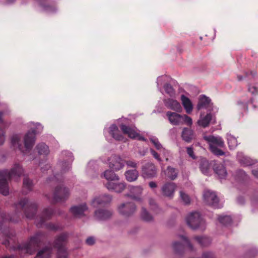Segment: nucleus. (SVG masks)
Segmentation results:
<instances>
[{"label": "nucleus", "instance_id": "cd10ccee", "mask_svg": "<svg viewBox=\"0 0 258 258\" xmlns=\"http://www.w3.org/2000/svg\"><path fill=\"white\" fill-rule=\"evenodd\" d=\"M109 133L112 137L116 140L121 141L123 139V136L120 133L117 126L115 124L111 125Z\"/></svg>", "mask_w": 258, "mask_h": 258}, {"label": "nucleus", "instance_id": "a211bd4d", "mask_svg": "<svg viewBox=\"0 0 258 258\" xmlns=\"http://www.w3.org/2000/svg\"><path fill=\"white\" fill-rule=\"evenodd\" d=\"M113 214V211L111 210L98 209L95 211V217L101 220L108 219L111 217Z\"/></svg>", "mask_w": 258, "mask_h": 258}, {"label": "nucleus", "instance_id": "8fccbe9b", "mask_svg": "<svg viewBox=\"0 0 258 258\" xmlns=\"http://www.w3.org/2000/svg\"><path fill=\"white\" fill-rule=\"evenodd\" d=\"M149 205L152 210L156 211V209L157 208V205L155 200L153 199H150L149 201Z\"/></svg>", "mask_w": 258, "mask_h": 258}, {"label": "nucleus", "instance_id": "603ef678", "mask_svg": "<svg viewBox=\"0 0 258 258\" xmlns=\"http://www.w3.org/2000/svg\"><path fill=\"white\" fill-rule=\"evenodd\" d=\"M203 258H215L214 254L211 252H205L202 255Z\"/></svg>", "mask_w": 258, "mask_h": 258}, {"label": "nucleus", "instance_id": "c85d7f7f", "mask_svg": "<svg viewBox=\"0 0 258 258\" xmlns=\"http://www.w3.org/2000/svg\"><path fill=\"white\" fill-rule=\"evenodd\" d=\"M33 187V183L32 180L27 177H25L23 180V192L24 194L26 195L29 192L31 191Z\"/></svg>", "mask_w": 258, "mask_h": 258}, {"label": "nucleus", "instance_id": "c756f323", "mask_svg": "<svg viewBox=\"0 0 258 258\" xmlns=\"http://www.w3.org/2000/svg\"><path fill=\"white\" fill-rule=\"evenodd\" d=\"M210 102L211 100L209 97L205 95L201 96L197 105L198 109L200 110L202 108L208 107Z\"/></svg>", "mask_w": 258, "mask_h": 258}, {"label": "nucleus", "instance_id": "680f3d73", "mask_svg": "<svg viewBox=\"0 0 258 258\" xmlns=\"http://www.w3.org/2000/svg\"><path fill=\"white\" fill-rule=\"evenodd\" d=\"M139 137V139L140 140H142V141H145V138L144 137H140V136Z\"/></svg>", "mask_w": 258, "mask_h": 258}, {"label": "nucleus", "instance_id": "f257e3e1", "mask_svg": "<svg viewBox=\"0 0 258 258\" xmlns=\"http://www.w3.org/2000/svg\"><path fill=\"white\" fill-rule=\"evenodd\" d=\"M16 212L14 215L10 216L6 213H2L1 216L2 220L0 221V231L6 237V239L3 241V244L7 248L18 250L25 253L33 254L43 243L45 238V233L38 231L33 235L30 236L27 241L23 242L17 246H10L11 241L15 242L13 239L15 233L11 231L6 225H4L7 222L14 223L18 222L21 218L23 217V212L25 216L28 219H32L35 217L38 208L37 204L33 201H29L27 198H23L15 204Z\"/></svg>", "mask_w": 258, "mask_h": 258}, {"label": "nucleus", "instance_id": "bf43d9fd", "mask_svg": "<svg viewBox=\"0 0 258 258\" xmlns=\"http://www.w3.org/2000/svg\"><path fill=\"white\" fill-rule=\"evenodd\" d=\"M2 258H16L14 255H5L2 257Z\"/></svg>", "mask_w": 258, "mask_h": 258}, {"label": "nucleus", "instance_id": "052dcab7", "mask_svg": "<svg viewBox=\"0 0 258 258\" xmlns=\"http://www.w3.org/2000/svg\"><path fill=\"white\" fill-rule=\"evenodd\" d=\"M243 78L244 77L243 76H242L241 75H239L237 76V80L239 81H242L243 80Z\"/></svg>", "mask_w": 258, "mask_h": 258}, {"label": "nucleus", "instance_id": "6e6552de", "mask_svg": "<svg viewBox=\"0 0 258 258\" xmlns=\"http://www.w3.org/2000/svg\"><path fill=\"white\" fill-rule=\"evenodd\" d=\"M204 199L206 203L213 208H220L219 199L215 192L210 190L206 191L204 194Z\"/></svg>", "mask_w": 258, "mask_h": 258}, {"label": "nucleus", "instance_id": "e2e57ef3", "mask_svg": "<svg viewBox=\"0 0 258 258\" xmlns=\"http://www.w3.org/2000/svg\"><path fill=\"white\" fill-rule=\"evenodd\" d=\"M248 76V73L247 72L245 73L244 78L247 77Z\"/></svg>", "mask_w": 258, "mask_h": 258}, {"label": "nucleus", "instance_id": "37998d69", "mask_svg": "<svg viewBox=\"0 0 258 258\" xmlns=\"http://www.w3.org/2000/svg\"><path fill=\"white\" fill-rule=\"evenodd\" d=\"M165 90L167 93L172 96L174 94V91L172 87L170 84L165 85Z\"/></svg>", "mask_w": 258, "mask_h": 258}, {"label": "nucleus", "instance_id": "4d7b16f0", "mask_svg": "<svg viewBox=\"0 0 258 258\" xmlns=\"http://www.w3.org/2000/svg\"><path fill=\"white\" fill-rule=\"evenodd\" d=\"M63 164H64L63 166H66V168H67V169H65V168L63 169V170L64 172L67 170H68L70 169L71 166H70V164L69 162H65Z\"/></svg>", "mask_w": 258, "mask_h": 258}, {"label": "nucleus", "instance_id": "49530a36", "mask_svg": "<svg viewBox=\"0 0 258 258\" xmlns=\"http://www.w3.org/2000/svg\"><path fill=\"white\" fill-rule=\"evenodd\" d=\"M150 141L152 143L154 144V145L157 150H160L162 148V146L160 143L157 139H150Z\"/></svg>", "mask_w": 258, "mask_h": 258}, {"label": "nucleus", "instance_id": "f3484780", "mask_svg": "<svg viewBox=\"0 0 258 258\" xmlns=\"http://www.w3.org/2000/svg\"><path fill=\"white\" fill-rule=\"evenodd\" d=\"M166 116L171 124L178 125L183 123L182 115L176 112L168 111L166 112Z\"/></svg>", "mask_w": 258, "mask_h": 258}, {"label": "nucleus", "instance_id": "7c9ffc66", "mask_svg": "<svg viewBox=\"0 0 258 258\" xmlns=\"http://www.w3.org/2000/svg\"><path fill=\"white\" fill-rule=\"evenodd\" d=\"M103 176L107 180L115 181L119 180V176L111 170H106L104 172Z\"/></svg>", "mask_w": 258, "mask_h": 258}, {"label": "nucleus", "instance_id": "9d476101", "mask_svg": "<svg viewBox=\"0 0 258 258\" xmlns=\"http://www.w3.org/2000/svg\"><path fill=\"white\" fill-rule=\"evenodd\" d=\"M142 175L145 178H153L157 175V169L152 163H147L142 166Z\"/></svg>", "mask_w": 258, "mask_h": 258}, {"label": "nucleus", "instance_id": "f8f14e48", "mask_svg": "<svg viewBox=\"0 0 258 258\" xmlns=\"http://www.w3.org/2000/svg\"><path fill=\"white\" fill-rule=\"evenodd\" d=\"M105 186L109 190L120 193L125 189L126 184L124 181H109L105 183Z\"/></svg>", "mask_w": 258, "mask_h": 258}, {"label": "nucleus", "instance_id": "473e14b6", "mask_svg": "<svg viewBox=\"0 0 258 258\" xmlns=\"http://www.w3.org/2000/svg\"><path fill=\"white\" fill-rule=\"evenodd\" d=\"M51 252V248L48 246H45L38 252L36 257L39 258H50Z\"/></svg>", "mask_w": 258, "mask_h": 258}, {"label": "nucleus", "instance_id": "4be33fe9", "mask_svg": "<svg viewBox=\"0 0 258 258\" xmlns=\"http://www.w3.org/2000/svg\"><path fill=\"white\" fill-rule=\"evenodd\" d=\"M5 112L0 111V145L4 144L5 142V128L8 126V123L3 119Z\"/></svg>", "mask_w": 258, "mask_h": 258}, {"label": "nucleus", "instance_id": "2f4dec72", "mask_svg": "<svg viewBox=\"0 0 258 258\" xmlns=\"http://www.w3.org/2000/svg\"><path fill=\"white\" fill-rule=\"evenodd\" d=\"M140 216L142 220L147 222H152L154 220L153 216L144 207L141 209Z\"/></svg>", "mask_w": 258, "mask_h": 258}, {"label": "nucleus", "instance_id": "a19ab883", "mask_svg": "<svg viewBox=\"0 0 258 258\" xmlns=\"http://www.w3.org/2000/svg\"><path fill=\"white\" fill-rule=\"evenodd\" d=\"M227 141L230 149H233L237 146V141L235 138L230 136L228 137Z\"/></svg>", "mask_w": 258, "mask_h": 258}, {"label": "nucleus", "instance_id": "7ed1b4c3", "mask_svg": "<svg viewBox=\"0 0 258 258\" xmlns=\"http://www.w3.org/2000/svg\"><path fill=\"white\" fill-rule=\"evenodd\" d=\"M203 138L209 144L210 150L214 155L220 156L225 154L224 152L218 148L224 146V142L221 137L210 135L205 136Z\"/></svg>", "mask_w": 258, "mask_h": 258}, {"label": "nucleus", "instance_id": "a878e982", "mask_svg": "<svg viewBox=\"0 0 258 258\" xmlns=\"http://www.w3.org/2000/svg\"><path fill=\"white\" fill-rule=\"evenodd\" d=\"M194 131L188 128L184 127L183 128L181 137L183 140L187 143H190L194 139Z\"/></svg>", "mask_w": 258, "mask_h": 258}, {"label": "nucleus", "instance_id": "5701e85b", "mask_svg": "<svg viewBox=\"0 0 258 258\" xmlns=\"http://www.w3.org/2000/svg\"><path fill=\"white\" fill-rule=\"evenodd\" d=\"M213 169L221 179L224 178L227 175L225 167L220 163H215L213 165Z\"/></svg>", "mask_w": 258, "mask_h": 258}, {"label": "nucleus", "instance_id": "4c0bfd02", "mask_svg": "<svg viewBox=\"0 0 258 258\" xmlns=\"http://www.w3.org/2000/svg\"><path fill=\"white\" fill-rule=\"evenodd\" d=\"M20 141V139L19 136L17 135H15L13 136L11 139V143L13 146H15L16 145L18 146L19 149L24 152L23 147L21 144H20L19 142Z\"/></svg>", "mask_w": 258, "mask_h": 258}, {"label": "nucleus", "instance_id": "39448f33", "mask_svg": "<svg viewBox=\"0 0 258 258\" xmlns=\"http://www.w3.org/2000/svg\"><path fill=\"white\" fill-rule=\"evenodd\" d=\"M186 221L187 225L191 229H195L198 228L203 229L205 228V221L198 212H195L190 213L186 217Z\"/></svg>", "mask_w": 258, "mask_h": 258}, {"label": "nucleus", "instance_id": "4468645a", "mask_svg": "<svg viewBox=\"0 0 258 258\" xmlns=\"http://www.w3.org/2000/svg\"><path fill=\"white\" fill-rule=\"evenodd\" d=\"M35 130L29 131L24 137V145L26 151L30 150L35 141Z\"/></svg>", "mask_w": 258, "mask_h": 258}, {"label": "nucleus", "instance_id": "b1692460", "mask_svg": "<svg viewBox=\"0 0 258 258\" xmlns=\"http://www.w3.org/2000/svg\"><path fill=\"white\" fill-rule=\"evenodd\" d=\"M130 194L128 196L135 200H139L142 193L143 188L141 186H128Z\"/></svg>", "mask_w": 258, "mask_h": 258}, {"label": "nucleus", "instance_id": "ddd939ff", "mask_svg": "<svg viewBox=\"0 0 258 258\" xmlns=\"http://www.w3.org/2000/svg\"><path fill=\"white\" fill-rule=\"evenodd\" d=\"M112 200L111 197L108 195H103L94 198L91 205L94 208L99 206H104L109 203Z\"/></svg>", "mask_w": 258, "mask_h": 258}, {"label": "nucleus", "instance_id": "ea45409f", "mask_svg": "<svg viewBox=\"0 0 258 258\" xmlns=\"http://www.w3.org/2000/svg\"><path fill=\"white\" fill-rule=\"evenodd\" d=\"M218 220L220 223L225 225H229L232 222V219L229 216H219Z\"/></svg>", "mask_w": 258, "mask_h": 258}, {"label": "nucleus", "instance_id": "3c124183", "mask_svg": "<svg viewBox=\"0 0 258 258\" xmlns=\"http://www.w3.org/2000/svg\"><path fill=\"white\" fill-rule=\"evenodd\" d=\"M186 151L187 154L189 157H191L192 159H196V156L194 154L193 148L191 147H188L186 148Z\"/></svg>", "mask_w": 258, "mask_h": 258}, {"label": "nucleus", "instance_id": "774afa93", "mask_svg": "<svg viewBox=\"0 0 258 258\" xmlns=\"http://www.w3.org/2000/svg\"><path fill=\"white\" fill-rule=\"evenodd\" d=\"M14 1V0H9V2H10V3H12Z\"/></svg>", "mask_w": 258, "mask_h": 258}, {"label": "nucleus", "instance_id": "aec40b11", "mask_svg": "<svg viewBox=\"0 0 258 258\" xmlns=\"http://www.w3.org/2000/svg\"><path fill=\"white\" fill-rule=\"evenodd\" d=\"M88 209L87 205L83 204L79 206H73L70 211L75 217H80L83 216L84 213Z\"/></svg>", "mask_w": 258, "mask_h": 258}, {"label": "nucleus", "instance_id": "58836bf2", "mask_svg": "<svg viewBox=\"0 0 258 258\" xmlns=\"http://www.w3.org/2000/svg\"><path fill=\"white\" fill-rule=\"evenodd\" d=\"M209 164L207 160H205L201 161L200 163V169L204 174H208L209 170Z\"/></svg>", "mask_w": 258, "mask_h": 258}, {"label": "nucleus", "instance_id": "393cba45", "mask_svg": "<svg viewBox=\"0 0 258 258\" xmlns=\"http://www.w3.org/2000/svg\"><path fill=\"white\" fill-rule=\"evenodd\" d=\"M182 105L187 113L190 114L193 109V105L190 100L184 95L181 96Z\"/></svg>", "mask_w": 258, "mask_h": 258}, {"label": "nucleus", "instance_id": "412c9836", "mask_svg": "<svg viewBox=\"0 0 258 258\" xmlns=\"http://www.w3.org/2000/svg\"><path fill=\"white\" fill-rule=\"evenodd\" d=\"M120 128L124 135H127L130 138L136 139L139 136V134L136 131L134 127L121 124Z\"/></svg>", "mask_w": 258, "mask_h": 258}, {"label": "nucleus", "instance_id": "6e6d98bb", "mask_svg": "<svg viewBox=\"0 0 258 258\" xmlns=\"http://www.w3.org/2000/svg\"><path fill=\"white\" fill-rule=\"evenodd\" d=\"M149 185L151 188H156L157 187V183L154 181H150L149 183Z\"/></svg>", "mask_w": 258, "mask_h": 258}, {"label": "nucleus", "instance_id": "a18cd8bd", "mask_svg": "<svg viewBox=\"0 0 258 258\" xmlns=\"http://www.w3.org/2000/svg\"><path fill=\"white\" fill-rule=\"evenodd\" d=\"M183 123H185L187 125L190 126L192 124V120L190 117L184 114L182 115Z\"/></svg>", "mask_w": 258, "mask_h": 258}, {"label": "nucleus", "instance_id": "864d4df0", "mask_svg": "<svg viewBox=\"0 0 258 258\" xmlns=\"http://www.w3.org/2000/svg\"><path fill=\"white\" fill-rule=\"evenodd\" d=\"M150 152H151V154L153 155V156L156 159H157L158 161H161V158L160 157V156L158 154V153L156 152L154 150H153V149H151L150 150Z\"/></svg>", "mask_w": 258, "mask_h": 258}, {"label": "nucleus", "instance_id": "f704fd0d", "mask_svg": "<svg viewBox=\"0 0 258 258\" xmlns=\"http://www.w3.org/2000/svg\"><path fill=\"white\" fill-rule=\"evenodd\" d=\"M165 174L170 179L174 180L177 176L178 170L174 168L168 166L166 170Z\"/></svg>", "mask_w": 258, "mask_h": 258}, {"label": "nucleus", "instance_id": "1a4fd4ad", "mask_svg": "<svg viewBox=\"0 0 258 258\" xmlns=\"http://www.w3.org/2000/svg\"><path fill=\"white\" fill-rule=\"evenodd\" d=\"M124 163L125 161L116 155H112L108 159L109 167L115 171L122 169Z\"/></svg>", "mask_w": 258, "mask_h": 258}, {"label": "nucleus", "instance_id": "0e129e2a", "mask_svg": "<svg viewBox=\"0 0 258 258\" xmlns=\"http://www.w3.org/2000/svg\"><path fill=\"white\" fill-rule=\"evenodd\" d=\"M238 200L239 203H241V202H240V200H241V202H242L243 201V199L242 198H238Z\"/></svg>", "mask_w": 258, "mask_h": 258}, {"label": "nucleus", "instance_id": "2eb2a0df", "mask_svg": "<svg viewBox=\"0 0 258 258\" xmlns=\"http://www.w3.org/2000/svg\"><path fill=\"white\" fill-rule=\"evenodd\" d=\"M176 187V184L172 182L165 183L161 188L163 195L169 198H173Z\"/></svg>", "mask_w": 258, "mask_h": 258}, {"label": "nucleus", "instance_id": "5fc2aeb1", "mask_svg": "<svg viewBox=\"0 0 258 258\" xmlns=\"http://www.w3.org/2000/svg\"><path fill=\"white\" fill-rule=\"evenodd\" d=\"M86 243L89 245H92L95 243V239L93 237H89L86 240Z\"/></svg>", "mask_w": 258, "mask_h": 258}, {"label": "nucleus", "instance_id": "423d86ee", "mask_svg": "<svg viewBox=\"0 0 258 258\" xmlns=\"http://www.w3.org/2000/svg\"><path fill=\"white\" fill-rule=\"evenodd\" d=\"M70 195L68 188L62 185H57L54 189L53 196V203L64 202L68 198Z\"/></svg>", "mask_w": 258, "mask_h": 258}, {"label": "nucleus", "instance_id": "c03bdc74", "mask_svg": "<svg viewBox=\"0 0 258 258\" xmlns=\"http://www.w3.org/2000/svg\"><path fill=\"white\" fill-rule=\"evenodd\" d=\"M248 91L251 93L252 95H255L258 94V88L250 84L248 85Z\"/></svg>", "mask_w": 258, "mask_h": 258}, {"label": "nucleus", "instance_id": "09e8293b", "mask_svg": "<svg viewBox=\"0 0 258 258\" xmlns=\"http://www.w3.org/2000/svg\"><path fill=\"white\" fill-rule=\"evenodd\" d=\"M126 165L128 167L136 168L137 167L138 163L133 160H127L125 161Z\"/></svg>", "mask_w": 258, "mask_h": 258}, {"label": "nucleus", "instance_id": "de8ad7c7", "mask_svg": "<svg viewBox=\"0 0 258 258\" xmlns=\"http://www.w3.org/2000/svg\"><path fill=\"white\" fill-rule=\"evenodd\" d=\"M46 227L51 230L56 231L59 229V226L52 223H49L46 224Z\"/></svg>", "mask_w": 258, "mask_h": 258}, {"label": "nucleus", "instance_id": "79ce46f5", "mask_svg": "<svg viewBox=\"0 0 258 258\" xmlns=\"http://www.w3.org/2000/svg\"><path fill=\"white\" fill-rule=\"evenodd\" d=\"M180 197L185 204H189L190 202L189 197L183 191L180 192Z\"/></svg>", "mask_w": 258, "mask_h": 258}, {"label": "nucleus", "instance_id": "6ab92c4d", "mask_svg": "<svg viewBox=\"0 0 258 258\" xmlns=\"http://www.w3.org/2000/svg\"><path fill=\"white\" fill-rule=\"evenodd\" d=\"M164 103L165 105L169 109L177 112H180L182 111V107L180 104L176 100L168 98L165 99Z\"/></svg>", "mask_w": 258, "mask_h": 258}, {"label": "nucleus", "instance_id": "20e7f679", "mask_svg": "<svg viewBox=\"0 0 258 258\" xmlns=\"http://www.w3.org/2000/svg\"><path fill=\"white\" fill-rule=\"evenodd\" d=\"M68 237L67 233H62L55 240L54 246L57 249V258H68V254L65 247Z\"/></svg>", "mask_w": 258, "mask_h": 258}, {"label": "nucleus", "instance_id": "69168bd1", "mask_svg": "<svg viewBox=\"0 0 258 258\" xmlns=\"http://www.w3.org/2000/svg\"><path fill=\"white\" fill-rule=\"evenodd\" d=\"M250 74L252 76H254L255 75V73H253V72H250Z\"/></svg>", "mask_w": 258, "mask_h": 258}, {"label": "nucleus", "instance_id": "9b49d317", "mask_svg": "<svg viewBox=\"0 0 258 258\" xmlns=\"http://www.w3.org/2000/svg\"><path fill=\"white\" fill-rule=\"evenodd\" d=\"M180 237L181 239L183 240V241L184 242V244H183L179 242H174V243L173 244V247L175 251L178 254L182 253L184 249L185 245L187 246L190 250H192L193 246L190 243V241L187 239V238L183 235H180Z\"/></svg>", "mask_w": 258, "mask_h": 258}, {"label": "nucleus", "instance_id": "bb28decb", "mask_svg": "<svg viewBox=\"0 0 258 258\" xmlns=\"http://www.w3.org/2000/svg\"><path fill=\"white\" fill-rule=\"evenodd\" d=\"M124 176L127 181L133 182L138 179L139 173L136 169L128 170L125 172Z\"/></svg>", "mask_w": 258, "mask_h": 258}, {"label": "nucleus", "instance_id": "e433bc0d", "mask_svg": "<svg viewBox=\"0 0 258 258\" xmlns=\"http://www.w3.org/2000/svg\"><path fill=\"white\" fill-rule=\"evenodd\" d=\"M195 239L202 246H207L211 242V239L206 236H195Z\"/></svg>", "mask_w": 258, "mask_h": 258}, {"label": "nucleus", "instance_id": "dca6fc26", "mask_svg": "<svg viewBox=\"0 0 258 258\" xmlns=\"http://www.w3.org/2000/svg\"><path fill=\"white\" fill-rule=\"evenodd\" d=\"M54 212V210L50 208L44 209L39 217V222L37 223V227H41L46 221L51 218Z\"/></svg>", "mask_w": 258, "mask_h": 258}, {"label": "nucleus", "instance_id": "c9c22d12", "mask_svg": "<svg viewBox=\"0 0 258 258\" xmlns=\"http://www.w3.org/2000/svg\"><path fill=\"white\" fill-rule=\"evenodd\" d=\"M36 149L40 155H47L49 153L48 147L44 143H41L36 146Z\"/></svg>", "mask_w": 258, "mask_h": 258}, {"label": "nucleus", "instance_id": "13d9d810", "mask_svg": "<svg viewBox=\"0 0 258 258\" xmlns=\"http://www.w3.org/2000/svg\"><path fill=\"white\" fill-rule=\"evenodd\" d=\"M252 174L256 178H258V170H253L252 171Z\"/></svg>", "mask_w": 258, "mask_h": 258}, {"label": "nucleus", "instance_id": "f03ea898", "mask_svg": "<svg viewBox=\"0 0 258 258\" xmlns=\"http://www.w3.org/2000/svg\"><path fill=\"white\" fill-rule=\"evenodd\" d=\"M23 173V169L19 164H15L10 171L8 169L0 170V193L5 196L8 195V181L13 177H20Z\"/></svg>", "mask_w": 258, "mask_h": 258}, {"label": "nucleus", "instance_id": "0eeeda50", "mask_svg": "<svg viewBox=\"0 0 258 258\" xmlns=\"http://www.w3.org/2000/svg\"><path fill=\"white\" fill-rule=\"evenodd\" d=\"M120 214L125 217L132 216L137 211V206L133 202H127L120 204L118 207Z\"/></svg>", "mask_w": 258, "mask_h": 258}, {"label": "nucleus", "instance_id": "338daca9", "mask_svg": "<svg viewBox=\"0 0 258 258\" xmlns=\"http://www.w3.org/2000/svg\"><path fill=\"white\" fill-rule=\"evenodd\" d=\"M240 173H241V174H245V172H244V171H242V170H241V171H240Z\"/></svg>", "mask_w": 258, "mask_h": 258}, {"label": "nucleus", "instance_id": "72a5a7b5", "mask_svg": "<svg viewBox=\"0 0 258 258\" xmlns=\"http://www.w3.org/2000/svg\"><path fill=\"white\" fill-rule=\"evenodd\" d=\"M212 114L211 113H207L205 116L198 120V123L200 126L205 128L209 126V123L212 120Z\"/></svg>", "mask_w": 258, "mask_h": 258}]
</instances>
